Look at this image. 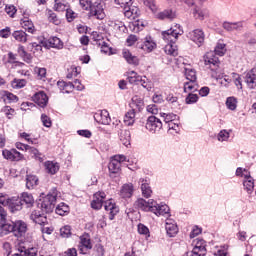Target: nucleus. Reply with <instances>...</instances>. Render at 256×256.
Masks as SVG:
<instances>
[{
	"label": "nucleus",
	"instance_id": "nucleus-1",
	"mask_svg": "<svg viewBox=\"0 0 256 256\" xmlns=\"http://www.w3.org/2000/svg\"><path fill=\"white\" fill-rule=\"evenodd\" d=\"M55 203H57V190H53L52 193L40 199L38 209H41L42 213H53Z\"/></svg>",
	"mask_w": 256,
	"mask_h": 256
},
{
	"label": "nucleus",
	"instance_id": "nucleus-2",
	"mask_svg": "<svg viewBox=\"0 0 256 256\" xmlns=\"http://www.w3.org/2000/svg\"><path fill=\"white\" fill-rule=\"evenodd\" d=\"M179 34L177 33H163L162 39H164L168 44L164 47V52L166 55H171L172 57H177L179 55V51L177 50V45L175 42L177 41Z\"/></svg>",
	"mask_w": 256,
	"mask_h": 256
},
{
	"label": "nucleus",
	"instance_id": "nucleus-3",
	"mask_svg": "<svg viewBox=\"0 0 256 256\" xmlns=\"http://www.w3.org/2000/svg\"><path fill=\"white\" fill-rule=\"evenodd\" d=\"M114 31H116V33H140V31H143V24L135 22L130 23L127 27L125 24H123V22H119L118 24L114 25Z\"/></svg>",
	"mask_w": 256,
	"mask_h": 256
},
{
	"label": "nucleus",
	"instance_id": "nucleus-4",
	"mask_svg": "<svg viewBox=\"0 0 256 256\" xmlns=\"http://www.w3.org/2000/svg\"><path fill=\"white\" fill-rule=\"evenodd\" d=\"M150 213L156 215V217H169V206L163 202L157 203V200H153Z\"/></svg>",
	"mask_w": 256,
	"mask_h": 256
},
{
	"label": "nucleus",
	"instance_id": "nucleus-5",
	"mask_svg": "<svg viewBox=\"0 0 256 256\" xmlns=\"http://www.w3.org/2000/svg\"><path fill=\"white\" fill-rule=\"evenodd\" d=\"M204 63L208 69H210V74L214 71L219 70V58L215 56V52L210 51L204 55Z\"/></svg>",
	"mask_w": 256,
	"mask_h": 256
},
{
	"label": "nucleus",
	"instance_id": "nucleus-6",
	"mask_svg": "<svg viewBox=\"0 0 256 256\" xmlns=\"http://www.w3.org/2000/svg\"><path fill=\"white\" fill-rule=\"evenodd\" d=\"M138 185H140L142 196L145 199H151L153 196V189L151 188V178L142 177L138 180Z\"/></svg>",
	"mask_w": 256,
	"mask_h": 256
},
{
	"label": "nucleus",
	"instance_id": "nucleus-7",
	"mask_svg": "<svg viewBox=\"0 0 256 256\" xmlns=\"http://www.w3.org/2000/svg\"><path fill=\"white\" fill-rule=\"evenodd\" d=\"M127 161V157L125 155H115L111 158L110 163L108 165V169L110 173H119L121 171V165Z\"/></svg>",
	"mask_w": 256,
	"mask_h": 256
},
{
	"label": "nucleus",
	"instance_id": "nucleus-8",
	"mask_svg": "<svg viewBox=\"0 0 256 256\" xmlns=\"http://www.w3.org/2000/svg\"><path fill=\"white\" fill-rule=\"evenodd\" d=\"M145 128L149 133H157V131H161L163 128V123L159 118L150 116L146 121Z\"/></svg>",
	"mask_w": 256,
	"mask_h": 256
},
{
	"label": "nucleus",
	"instance_id": "nucleus-9",
	"mask_svg": "<svg viewBox=\"0 0 256 256\" xmlns=\"http://www.w3.org/2000/svg\"><path fill=\"white\" fill-rule=\"evenodd\" d=\"M13 235L14 237H17L18 239H21V237H25V234L28 231L27 223L23 220H16L13 222Z\"/></svg>",
	"mask_w": 256,
	"mask_h": 256
},
{
	"label": "nucleus",
	"instance_id": "nucleus-10",
	"mask_svg": "<svg viewBox=\"0 0 256 256\" xmlns=\"http://www.w3.org/2000/svg\"><path fill=\"white\" fill-rule=\"evenodd\" d=\"M244 83L248 89H256V67L244 73Z\"/></svg>",
	"mask_w": 256,
	"mask_h": 256
},
{
	"label": "nucleus",
	"instance_id": "nucleus-11",
	"mask_svg": "<svg viewBox=\"0 0 256 256\" xmlns=\"http://www.w3.org/2000/svg\"><path fill=\"white\" fill-rule=\"evenodd\" d=\"M153 201H154V199H149L147 201L144 198H138L134 202V207L136 209H140V211H144L145 213H151Z\"/></svg>",
	"mask_w": 256,
	"mask_h": 256
},
{
	"label": "nucleus",
	"instance_id": "nucleus-12",
	"mask_svg": "<svg viewBox=\"0 0 256 256\" xmlns=\"http://www.w3.org/2000/svg\"><path fill=\"white\" fill-rule=\"evenodd\" d=\"M165 229L167 237H175L179 233L177 222L171 218H167L165 222Z\"/></svg>",
	"mask_w": 256,
	"mask_h": 256
},
{
	"label": "nucleus",
	"instance_id": "nucleus-13",
	"mask_svg": "<svg viewBox=\"0 0 256 256\" xmlns=\"http://www.w3.org/2000/svg\"><path fill=\"white\" fill-rule=\"evenodd\" d=\"M207 250L205 249L204 240H196L195 246L191 252H188V256H205Z\"/></svg>",
	"mask_w": 256,
	"mask_h": 256
},
{
	"label": "nucleus",
	"instance_id": "nucleus-14",
	"mask_svg": "<svg viewBox=\"0 0 256 256\" xmlns=\"http://www.w3.org/2000/svg\"><path fill=\"white\" fill-rule=\"evenodd\" d=\"M32 101L38 105V107H47V103H49V97L43 91H38L32 96Z\"/></svg>",
	"mask_w": 256,
	"mask_h": 256
},
{
	"label": "nucleus",
	"instance_id": "nucleus-15",
	"mask_svg": "<svg viewBox=\"0 0 256 256\" xmlns=\"http://www.w3.org/2000/svg\"><path fill=\"white\" fill-rule=\"evenodd\" d=\"M93 249V244L91 243V238L89 235H83L80 238L79 251L82 255H87V252Z\"/></svg>",
	"mask_w": 256,
	"mask_h": 256
},
{
	"label": "nucleus",
	"instance_id": "nucleus-16",
	"mask_svg": "<svg viewBox=\"0 0 256 256\" xmlns=\"http://www.w3.org/2000/svg\"><path fill=\"white\" fill-rule=\"evenodd\" d=\"M104 209L109 213L110 221H113L115 215L119 213V206L115 204V201L113 199H110L104 203Z\"/></svg>",
	"mask_w": 256,
	"mask_h": 256
},
{
	"label": "nucleus",
	"instance_id": "nucleus-17",
	"mask_svg": "<svg viewBox=\"0 0 256 256\" xmlns=\"http://www.w3.org/2000/svg\"><path fill=\"white\" fill-rule=\"evenodd\" d=\"M134 193L135 186L133 185V183L124 184L119 191V195L120 197H122V199H131Z\"/></svg>",
	"mask_w": 256,
	"mask_h": 256
},
{
	"label": "nucleus",
	"instance_id": "nucleus-18",
	"mask_svg": "<svg viewBox=\"0 0 256 256\" xmlns=\"http://www.w3.org/2000/svg\"><path fill=\"white\" fill-rule=\"evenodd\" d=\"M2 155L4 159H7L8 161H21L23 159V154H21L16 149H5L2 151Z\"/></svg>",
	"mask_w": 256,
	"mask_h": 256
},
{
	"label": "nucleus",
	"instance_id": "nucleus-19",
	"mask_svg": "<svg viewBox=\"0 0 256 256\" xmlns=\"http://www.w3.org/2000/svg\"><path fill=\"white\" fill-rule=\"evenodd\" d=\"M145 53H151L154 49H157V43L151 36H146L142 45L138 46Z\"/></svg>",
	"mask_w": 256,
	"mask_h": 256
},
{
	"label": "nucleus",
	"instance_id": "nucleus-20",
	"mask_svg": "<svg viewBox=\"0 0 256 256\" xmlns=\"http://www.w3.org/2000/svg\"><path fill=\"white\" fill-rule=\"evenodd\" d=\"M222 27L229 33H239L243 31V22H224Z\"/></svg>",
	"mask_w": 256,
	"mask_h": 256
},
{
	"label": "nucleus",
	"instance_id": "nucleus-21",
	"mask_svg": "<svg viewBox=\"0 0 256 256\" xmlns=\"http://www.w3.org/2000/svg\"><path fill=\"white\" fill-rule=\"evenodd\" d=\"M94 119L101 125H109L111 123V116H109V111L107 110H101L94 114Z\"/></svg>",
	"mask_w": 256,
	"mask_h": 256
},
{
	"label": "nucleus",
	"instance_id": "nucleus-22",
	"mask_svg": "<svg viewBox=\"0 0 256 256\" xmlns=\"http://www.w3.org/2000/svg\"><path fill=\"white\" fill-rule=\"evenodd\" d=\"M211 77L213 79L220 80V85H222V87H229V84L232 81L231 74H230V76L225 75L223 73H220L219 70L212 72Z\"/></svg>",
	"mask_w": 256,
	"mask_h": 256
},
{
	"label": "nucleus",
	"instance_id": "nucleus-23",
	"mask_svg": "<svg viewBox=\"0 0 256 256\" xmlns=\"http://www.w3.org/2000/svg\"><path fill=\"white\" fill-rule=\"evenodd\" d=\"M145 107V102L141 96H134L130 103V109L136 111V113H141Z\"/></svg>",
	"mask_w": 256,
	"mask_h": 256
},
{
	"label": "nucleus",
	"instance_id": "nucleus-24",
	"mask_svg": "<svg viewBox=\"0 0 256 256\" xmlns=\"http://www.w3.org/2000/svg\"><path fill=\"white\" fill-rule=\"evenodd\" d=\"M14 226L13 222H8L6 220H0V237H5L9 233H13Z\"/></svg>",
	"mask_w": 256,
	"mask_h": 256
},
{
	"label": "nucleus",
	"instance_id": "nucleus-25",
	"mask_svg": "<svg viewBox=\"0 0 256 256\" xmlns=\"http://www.w3.org/2000/svg\"><path fill=\"white\" fill-rule=\"evenodd\" d=\"M104 4L101 2H95L93 6H91V11L93 13V15L97 18V19H105V10H104Z\"/></svg>",
	"mask_w": 256,
	"mask_h": 256
},
{
	"label": "nucleus",
	"instance_id": "nucleus-26",
	"mask_svg": "<svg viewBox=\"0 0 256 256\" xmlns=\"http://www.w3.org/2000/svg\"><path fill=\"white\" fill-rule=\"evenodd\" d=\"M107 197L105 192H97L94 194V199L91 203L92 209H101L103 207V201Z\"/></svg>",
	"mask_w": 256,
	"mask_h": 256
},
{
	"label": "nucleus",
	"instance_id": "nucleus-27",
	"mask_svg": "<svg viewBox=\"0 0 256 256\" xmlns=\"http://www.w3.org/2000/svg\"><path fill=\"white\" fill-rule=\"evenodd\" d=\"M30 219L33 221V223H36L38 225H45L47 223V216L45 214H41V212L34 210L30 214Z\"/></svg>",
	"mask_w": 256,
	"mask_h": 256
},
{
	"label": "nucleus",
	"instance_id": "nucleus-28",
	"mask_svg": "<svg viewBox=\"0 0 256 256\" xmlns=\"http://www.w3.org/2000/svg\"><path fill=\"white\" fill-rule=\"evenodd\" d=\"M140 14L141 11H139V8L133 6V4L124 8V16L127 17V19H137Z\"/></svg>",
	"mask_w": 256,
	"mask_h": 256
},
{
	"label": "nucleus",
	"instance_id": "nucleus-29",
	"mask_svg": "<svg viewBox=\"0 0 256 256\" xmlns=\"http://www.w3.org/2000/svg\"><path fill=\"white\" fill-rule=\"evenodd\" d=\"M44 169L48 175H56V173L59 171L60 166L59 163L55 161H46L44 162Z\"/></svg>",
	"mask_w": 256,
	"mask_h": 256
},
{
	"label": "nucleus",
	"instance_id": "nucleus-30",
	"mask_svg": "<svg viewBox=\"0 0 256 256\" xmlns=\"http://www.w3.org/2000/svg\"><path fill=\"white\" fill-rule=\"evenodd\" d=\"M0 98L3 99L4 103H17V101H19V97H17V95L7 90L0 91Z\"/></svg>",
	"mask_w": 256,
	"mask_h": 256
},
{
	"label": "nucleus",
	"instance_id": "nucleus-31",
	"mask_svg": "<svg viewBox=\"0 0 256 256\" xmlns=\"http://www.w3.org/2000/svg\"><path fill=\"white\" fill-rule=\"evenodd\" d=\"M26 189L29 191L35 189L39 185V177L33 174L26 175Z\"/></svg>",
	"mask_w": 256,
	"mask_h": 256
},
{
	"label": "nucleus",
	"instance_id": "nucleus-32",
	"mask_svg": "<svg viewBox=\"0 0 256 256\" xmlns=\"http://www.w3.org/2000/svg\"><path fill=\"white\" fill-rule=\"evenodd\" d=\"M42 45L54 49H63V42L58 37H51L46 42H42Z\"/></svg>",
	"mask_w": 256,
	"mask_h": 256
},
{
	"label": "nucleus",
	"instance_id": "nucleus-33",
	"mask_svg": "<svg viewBox=\"0 0 256 256\" xmlns=\"http://www.w3.org/2000/svg\"><path fill=\"white\" fill-rule=\"evenodd\" d=\"M122 57L127 63H129V65H139V58H137V56H133V54H131L127 49H123Z\"/></svg>",
	"mask_w": 256,
	"mask_h": 256
},
{
	"label": "nucleus",
	"instance_id": "nucleus-34",
	"mask_svg": "<svg viewBox=\"0 0 256 256\" xmlns=\"http://www.w3.org/2000/svg\"><path fill=\"white\" fill-rule=\"evenodd\" d=\"M136 115L137 112L130 109L124 116V125H126L127 127H133V125H135Z\"/></svg>",
	"mask_w": 256,
	"mask_h": 256
},
{
	"label": "nucleus",
	"instance_id": "nucleus-35",
	"mask_svg": "<svg viewBox=\"0 0 256 256\" xmlns=\"http://www.w3.org/2000/svg\"><path fill=\"white\" fill-rule=\"evenodd\" d=\"M233 132L232 129H222L219 131V133L216 135V139L217 141H219V143H227V141H229L230 137H231V133Z\"/></svg>",
	"mask_w": 256,
	"mask_h": 256
},
{
	"label": "nucleus",
	"instance_id": "nucleus-36",
	"mask_svg": "<svg viewBox=\"0 0 256 256\" xmlns=\"http://www.w3.org/2000/svg\"><path fill=\"white\" fill-rule=\"evenodd\" d=\"M243 185H244V189H245V191H247L248 195H251V193H253V191L255 189V179H253V177H251V174L248 177L244 178Z\"/></svg>",
	"mask_w": 256,
	"mask_h": 256
},
{
	"label": "nucleus",
	"instance_id": "nucleus-37",
	"mask_svg": "<svg viewBox=\"0 0 256 256\" xmlns=\"http://www.w3.org/2000/svg\"><path fill=\"white\" fill-rule=\"evenodd\" d=\"M193 15L195 19H199V21H203L204 19H207V17H209V10H207L206 8L196 7L194 9Z\"/></svg>",
	"mask_w": 256,
	"mask_h": 256
},
{
	"label": "nucleus",
	"instance_id": "nucleus-38",
	"mask_svg": "<svg viewBox=\"0 0 256 256\" xmlns=\"http://www.w3.org/2000/svg\"><path fill=\"white\" fill-rule=\"evenodd\" d=\"M183 89L184 93H195L199 89V84H197V81L188 80L184 82Z\"/></svg>",
	"mask_w": 256,
	"mask_h": 256
},
{
	"label": "nucleus",
	"instance_id": "nucleus-39",
	"mask_svg": "<svg viewBox=\"0 0 256 256\" xmlns=\"http://www.w3.org/2000/svg\"><path fill=\"white\" fill-rule=\"evenodd\" d=\"M143 76L139 75L135 71L127 72V79L131 85H139Z\"/></svg>",
	"mask_w": 256,
	"mask_h": 256
},
{
	"label": "nucleus",
	"instance_id": "nucleus-40",
	"mask_svg": "<svg viewBox=\"0 0 256 256\" xmlns=\"http://www.w3.org/2000/svg\"><path fill=\"white\" fill-rule=\"evenodd\" d=\"M8 207L11 213H15L16 211H21V209H23V203L19 199H10Z\"/></svg>",
	"mask_w": 256,
	"mask_h": 256
},
{
	"label": "nucleus",
	"instance_id": "nucleus-41",
	"mask_svg": "<svg viewBox=\"0 0 256 256\" xmlns=\"http://www.w3.org/2000/svg\"><path fill=\"white\" fill-rule=\"evenodd\" d=\"M28 153L31 155L33 159H35L36 161H39L40 163H43V161H45V155L39 152L35 147L30 146L28 148Z\"/></svg>",
	"mask_w": 256,
	"mask_h": 256
},
{
	"label": "nucleus",
	"instance_id": "nucleus-42",
	"mask_svg": "<svg viewBox=\"0 0 256 256\" xmlns=\"http://www.w3.org/2000/svg\"><path fill=\"white\" fill-rule=\"evenodd\" d=\"M57 86L61 93H72L73 92V83L65 82V81H58Z\"/></svg>",
	"mask_w": 256,
	"mask_h": 256
},
{
	"label": "nucleus",
	"instance_id": "nucleus-43",
	"mask_svg": "<svg viewBox=\"0 0 256 256\" xmlns=\"http://www.w3.org/2000/svg\"><path fill=\"white\" fill-rule=\"evenodd\" d=\"M119 137L122 145L125 147L131 145V132L129 130H122Z\"/></svg>",
	"mask_w": 256,
	"mask_h": 256
},
{
	"label": "nucleus",
	"instance_id": "nucleus-44",
	"mask_svg": "<svg viewBox=\"0 0 256 256\" xmlns=\"http://www.w3.org/2000/svg\"><path fill=\"white\" fill-rule=\"evenodd\" d=\"M188 39H191L198 47H201L203 45V42L205 41V36L200 33H189Z\"/></svg>",
	"mask_w": 256,
	"mask_h": 256
},
{
	"label": "nucleus",
	"instance_id": "nucleus-45",
	"mask_svg": "<svg viewBox=\"0 0 256 256\" xmlns=\"http://www.w3.org/2000/svg\"><path fill=\"white\" fill-rule=\"evenodd\" d=\"M184 75L187 81H197V71L191 66L184 68Z\"/></svg>",
	"mask_w": 256,
	"mask_h": 256
},
{
	"label": "nucleus",
	"instance_id": "nucleus-46",
	"mask_svg": "<svg viewBox=\"0 0 256 256\" xmlns=\"http://www.w3.org/2000/svg\"><path fill=\"white\" fill-rule=\"evenodd\" d=\"M69 8V3H67V1L65 0H55V4H54V11H67V9Z\"/></svg>",
	"mask_w": 256,
	"mask_h": 256
},
{
	"label": "nucleus",
	"instance_id": "nucleus-47",
	"mask_svg": "<svg viewBox=\"0 0 256 256\" xmlns=\"http://www.w3.org/2000/svg\"><path fill=\"white\" fill-rule=\"evenodd\" d=\"M21 26L24 30H15L14 33H24V31H28V33H33V22H31L30 20H23Z\"/></svg>",
	"mask_w": 256,
	"mask_h": 256
},
{
	"label": "nucleus",
	"instance_id": "nucleus-48",
	"mask_svg": "<svg viewBox=\"0 0 256 256\" xmlns=\"http://www.w3.org/2000/svg\"><path fill=\"white\" fill-rule=\"evenodd\" d=\"M140 85L147 91H153V82L151 80L148 79L147 76H142L141 80H140Z\"/></svg>",
	"mask_w": 256,
	"mask_h": 256
},
{
	"label": "nucleus",
	"instance_id": "nucleus-49",
	"mask_svg": "<svg viewBox=\"0 0 256 256\" xmlns=\"http://www.w3.org/2000/svg\"><path fill=\"white\" fill-rule=\"evenodd\" d=\"M157 19H175V12L173 10H164L156 14Z\"/></svg>",
	"mask_w": 256,
	"mask_h": 256
},
{
	"label": "nucleus",
	"instance_id": "nucleus-50",
	"mask_svg": "<svg viewBox=\"0 0 256 256\" xmlns=\"http://www.w3.org/2000/svg\"><path fill=\"white\" fill-rule=\"evenodd\" d=\"M18 54L26 63H31L33 60V56L25 51V48L23 46L18 47Z\"/></svg>",
	"mask_w": 256,
	"mask_h": 256
},
{
	"label": "nucleus",
	"instance_id": "nucleus-51",
	"mask_svg": "<svg viewBox=\"0 0 256 256\" xmlns=\"http://www.w3.org/2000/svg\"><path fill=\"white\" fill-rule=\"evenodd\" d=\"M21 201L26 203L28 207H33V204L35 203V199L33 198V195L27 192L22 193Z\"/></svg>",
	"mask_w": 256,
	"mask_h": 256
},
{
	"label": "nucleus",
	"instance_id": "nucleus-52",
	"mask_svg": "<svg viewBox=\"0 0 256 256\" xmlns=\"http://www.w3.org/2000/svg\"><path fill=\"white\" fill-rule=\"evenodd\" d=\"M225 53H227V48L225 43L218 42L214 50V55H219V57H223Z\"/></svg>",
	"mask_w": 256,
	"mask_h": 256
},
{
	"label": "nucleus",
	"instance_id": "nucleus-53",
	"mask_svg": "<svg viewBox=\"0 0 256 256\" xmlns=\"http://www.w3.org/2000/svg\"><path fill=\"white\" fill-rule=\"evenodd\" d=\"M55 212L57 215H67L69 213V206L62 202L56 206Z\"/></svg>",
	"mask_w": 256,
	"mask_h": 256
},
{
	"label": "nucleus",
	"instance_id": "nucleus-54",
	"mask_svg": "<svg viewBox=\"0 0 256 256\" xmlns=\"http://www.w3.org/2000/svg\"><path fill=\"white\" fill-rule=\"evenodd\" d=\"M231 79H232L234 85L237 87L238 91H241L243 89V82L241 80V75H239L237 73H232Z\"/></svg>",
	"mask_w": 256,
	"mask_h": 256
},
{
	"label": "nucleus",
	"instance_id": "nucleus-55",
	"mask_svg": "<svg viewBox=\"0 0 256 256\" xmlns=\"http://www.w3.org/2000/svg\"><path fill=\"white\" fill-rule=\"evenodd\" d=\"M79 73H81V68L77 66H71L70 68H68L66 77L67 79H73V77H77Z\"/></svg>",
	"mask_w": 256,
	"mask_h": 256
},
{
	"label": "nucleus",
	"instance_id": "nucleus-56",
	"mask_svg": "<svg viewBox=\"0 0 256 256\" xmlns=\"http://www.w3.org/2000/svg\"><path fill=\"white\" fill-rule=\"evenodd\" d=\"M98 46L101 48V53L105 55H113V48L107 44V42H99Z\"/></svg>",
	"mask_w": 256,
	"mask_h": 256
},
{
	"label": "nucleus",
	"instance_id": "nucleus-57",
	"mask_svg": "<svg viewBox=\"0 0 256 256\" xmlns=\"http://www.w3.org/2000/svg\"><path fill=\"white\" fill-rule=\"evenodd\" d=\"M226 107L230 109V111H235L237 109V98L235 97H228L226 100Z\"/></svg>",
	"mask_w": 256,
	"mask_h": 256
},
{
	"label": "nucleus",
	"instance_id": "nucleus-58",
	"mask_svg": "<svg viewBox=\"0 0 256 256\" xmlns=\"http://www.w3.org/2000/svg\"><path fill=\"white\" fill-rule=\"evenodd\" d=\"M47 15H48V21H50V23H53L54 25L61 24V20L59 19V17H57V14H55L53 11L49 10Z\"/></svg>",
	"mask_w": 256,
	"mask_h": 256
},
{
	"label": "nucleus",
	"instance_id": "nucleus-59",
	"mask_svg": "<svg viewBox=\"0 0 256 256\" xmlns=\"http://www.w3.org/2000/svg\"><path fill=\"white\" fill-rule=\"evenodd\" d=\"M199 101V95L189 93L185 99L186 105H193Z\"/></svg>",
	"mask_w": 256,
	"mask_h": 256
},
{
	"label": "nucleus",
	"instance_id": "nucleus-60",
	"mask_svg": "<svg viewBox=\"0 0 256 256\" xmlns=\"http://www.w3.org/2000/svg\"><path fill=\"white\" fill-rule=\"evenodd\" d=\"M160 117L164 118L165 123H173V121H175L177 119V115L173 114V113H160Z\"/></svg>",
	"mask_w": 256,
	"mask_h": 256
},
{
	"label": "nucleus",
	"instance_id": "nucleus-61",
	"mask_svg": "<svg viewBox=\"0 0 256 256\" xmlns=\"http://www.w3.org/2000/svg\"><path fill=\"white\" fill-rule=\"evenodd\" d=\"M27 85V81L25 79H15L12 81L13 89H21Z\"/></svg>",
	"mask_w": 256,
	"mask_h": 256
},
{
	"label": "nucleus",
	"instance_id": "nucleus-62",
	"mask_svg": "<svg viewBox=\"0 0 256 256\" xmlns=\"http://www.w3.org/2000/svg\"><path fill=\"white\" fill-rule=\"evenodd\" d=\"M236 177H243L244 179L251 175V172H248L247 169L238 167L235 173Z\"/></svg>",
	"mask_w": 256,
	"mask_h": 256
},
{
	"label": "nucleus",
	"instance_id": "nucleus-63",
	"mask_svg": "<svg viewBox=\"0 0 256 256\" xmlns=\"http://www.w3.org/2000/svg\"><path fill=\"white\" fill-rule=\"evenodd\" d=\"M41 122L44 127L50 128L53 125L51 121V117L47 116V114L41 115Z\"/></svg>",
	"mask_w": 256,
	"mask_h": 256
},
{
	"label": "nucleus",
	"instance_id": "nucleus-64",
	"mask_svg": "<svg viewBox=\"0 0 256 256\" xmlns=\"http://www.w3.org/2000/svg\"><path fill=\"white\" fill-rule=\"evenodd\" d=\"M38 252L39 249L37 247H31L26 250H21V253H23L25 256H37Z\"/></svg>",
	"mask_w": 256,
	"mask_h": 256
}]
</instances>
